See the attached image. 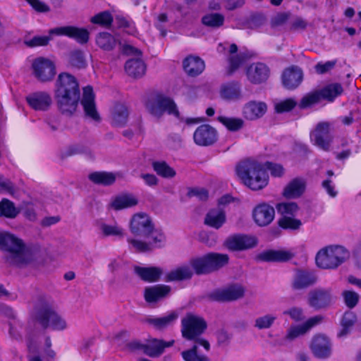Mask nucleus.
<instances>
[{
	"label": "nucleus",
	"instance_id": "nucleus-1",
	"mask_svg": "<svg viewBox=\"0 0 361 361\" xmlns=\"http://www.w3.org/2000/svg\"><path fill=\"white\" fill-rule=\"evenodd\" d=\"M55 97L63 113L73 114L80 98L79 84L71 74L61 73L56 82Z\"/></svg>",
	"mask_w": 361,
	"mask_h": 361
},
{
	"label": "nucleus",
	"instance_id": "nucleus-2",
	"mask_svg": "<svg viewBox=\"0 0 361 361\" xmlns=\"http://www.w3.org/2000/svg\"><path fill=\"white\" fill-rule=\"evenodd\" d=\"M238 177L253 190H261L268 183V175L264 166L257 161L247 160L239 163L235 168Z\"/></svg>",
	"mask_w": 361,
	"mask_h": 361
},
{
	"label": "nucleus",
	"instance_id": "nucleus-3",
	"mask_svg": "<svg viewBox=\"0 0 361 361\" xmlns=\"http://www.w3.org/2000/svg\"><path fill=\"white\" fill-rule=\"evenodd\" d=\"M32 314L44 329L61 331L66 328V321L54 310L44 297H39L35 301Z\"/></svg>",
	"mask_w": 361,
	"mask_h": 361
},
{
	"label": "nucleus",
	"instance_id": "nucleus-4",
	"mask_svg": "<svg viewBox=\"0 0 361 361\" xmlns=\"http://www.w3.org/2000/svg\"><path fill=\"white\" fill-rule=\"evenodd\" d=\"M0 248L8 252L6 258L11 264L20 266L29 260L22 240L8 233H0Z\"/></svg>",
	"mask_w": 361,
	"mask_h": 361
},
{
	"label": "nucleus",
	"instance_id": "nucleus-5",
	"mask_svg": "<svg viewBox=\"0 0 361 361\" xmlns=\"http://www.w3.org/2000/svg\"><path fill=\"white\" fill-rule=\"evenodd\" d=\"M348 257L347 250L342 246L330 245L321 249L316 255L318 267L323 269H335Z\"/></svg>",
	"mask_w": 361,
	"mask_h": 361
},
{
	"label": "nucleus",
	"instance_id": "nucleus-6",
	"mask_svg": "<svg viewBox=\"0 0 361 361\" xmlns=\"http://www.w3.org/2000/svg\"><path fill=\"white\" fill-rule=\"evenodd\" d=\"M228 259L226 254L212 252L191 259L190 265L197 274H207L227 264Z\"/></svg>",
	"mask_w": 361,
	"mask_h": 361
},
{
	"label": "nucleus",
	"instance_id": "nucleus-7",
	"mask_svg": "<svg viewBox=\"0 0 361 361\" xmlns=\"http://www.w3.org/2000/svg\"><path fill=\"white\" fill-rule=\"evenodd\" d=\"M148 111L155 117H161L165 112L179 118V111L174 102L163 94L151 97L146 103Z\"/></svg>",
	"mask_w": 361,
	"mask_h": 361
},
{
	"label": "nucleus",
	"instance_id": "nucleus-8",
	"mask_svg": "<svg viewBox=\"0 0 361 361\" xmlns=\"http://www.w3.org/2000/svg\"><path fill=\"white\" fill-rule=\"evenodd\" d=\"M207 327L205 321L201 317L193 314H187L182 320V334L188 340H194L195 342Z\"/></svg>",
	"mask_w": 361,
	"mask_h": 361
},
{
	"label": "nucleus",
	"instance_id": "nucleus-9",
	"mask_svg": "<svg viewBox=\"0 0 361 361\" xmlns=\"http://www.w3.org/2000/svg\"><path fill=\"white\" fill-rule=\"evenodd\" d=\"M334 302V296L331 288H316L308 293L307 303L316 310L326 309Z\"/></svg>",
	"mask_w": 361,
	"mask_h": 361
},
{
	"label": "nucleus",
	"instance_id": "nucleus-10",
	"mask_svg": "<svg viewBox=\"0 0 361 361\" xmlns=\"http://www.w3.org/2000/svg\"><path fill=\"white\" fill-rule=\"evenodd\" d=\"M331 125L329 122H319L314 130L310 133V139L313 144L324 151H329L333 136L331 134Z\"/></svg>",
	"mask_w": 361,
	"mask_h": 361
},
{
	"label": "nucleus",
	"instance_id": "nucleus-11",
	"mask_svg": "<svg viewBox=\"0 0 361 361\" xmlns=\"http://www.w3.org/2000/svg\"><path fill=\"white\" fill-rule=\"evenodd\" d=\"M34 76L42 82L51 81L56 75L54 63L44 57L35 59L32 64Z\"/></svg>",
	"mask_w": 361,
	"mask_h": 361
},
{
	"label": "nucleus",
	"instance_id": "nucleus-12",
	"mask_svg": "<svg viewBox=\"0 0 361 361\" xmlns=\"http://www.w3.org/2000/svg\"><path fill=\"white\" fill-rule=\"evenodd\" d=\"M48 33L53 36H66L75 39L80 44H85L89 40V32L85 28L75 26H61L49 30Z\"/></svg>",
	"mask_w": 361,
	"mask_h": 361
},
{
	"label": "nucleus",
	"instance_id": "nucleus-13",
	"mask_svg": "<svg viewBox=\"0 0 361 361\" xmlns=\"http://www.w3.org/2000/svg\"><path fill=\"white\" fill-rule=\"evenodd\" d=\"M257 244L255 237L245 234H235L228 237L225 246L231 251H241L251 249Z\"/></svg>",
	"mask_w": 361,
	"mask_h": 361
},
{
	"label": "nucleus",
	"instance_id": "nucleus-14",
	"mask_svg": "<svg viewBox=\"0 0 361 361\" xmlns=\"http://www.w3.org/2000/svg\"><path fill=\"white\" fill-rule=\"evenodd\" d=\"M154 225L149 216L145 213H137L133 216L130 228L135 235L149 237Z\"/></svg>",
	"mask_w": 361,
	"mask_h": 361
},
{
	"label": "nucleus",
	"instance_id": "nucleus-15",
	"mask_svg": "<svg viewBox=\"0 0 361 361\" xmlns=\"http://www.w3.org/2000/svg\"><path fill=\"white\" fill-rule=\"evenodd\" d=\"M152 240V245L143 241L128 238V242L131 245L132 247L137 252H148L154 247H161L164 246L166 240L164 234L159 230H155L153 228L149 235Z\"/></svg>",
	"mask_w": 361,
	"mask_h": 361
},
{
	"label": "nucleus",
	"instance_id": "nucleus-16",
	"mask_svg": "<svg viewBox=\"0 0 361 361\" xmlns=\"http://www.w3.org/2000/svg\"><path fill=\"white\" fill-rule=\"evenodd\" d=\"M245 288L240 284H232L228 287L212 292L209 297L216 301H233L243 297Z\"/></svg>",
	"mask_w": 361,
	"mask_h": 361
},
{
	"label": "nucleus",
	"instance_id": "nucleus-17",
	"mask_svg": "<svg viewBox=\"0 0 361 361\" xmlns=\"http://www.w3.org/2000/svg\"><path fill=\"white\" fill-rule=\"evenodd\" d=\"M317 278L314 271L298 269L294 272L291 287L295 290L307 288L317 282Z\"/></svg>",
	"mask_w": 361,
	"mask_h": 361
},
{
	"label": "nucleus",
	"instance_id": "nucleus-18",
	"mask_svg": "<svg viewBox=\"0 0 361 361\" xmlns=\"http://www.w3.org/2000/svg\"><path fill=\"white\" fill-rule=\"evenodd\" d=\"M310 348L313 355L319 359H327L331 355V343L324 334H317L314 336Z\"/></svg>",
	"mask_w": 361,
	"mask_h": 361
},
{
	"label": "nucleus",
	"instance_id": "nucleus-19",
	"mask_svg": "<svg viewBox=\"0 0 361 361\" xmlns=\"http://www.w3.org/2000/svg\"><path fill=\"white\" fill-rule=\"evenodd\" d=\"M126 50L137 56H141V51L131 46H128ZM125 70L128 75L133 78H139L145 74V65L140 57L130 59L126 61Z\"/></svg>",
	"mask_w": 361,
	"mask_h": 361
},
{
	"label": "nucleus",
	"instance_id": "nucleus-20",
	"mask_svg": "<svg viewBox=\"0 0 361 361\" xmlns=\"http://www.w3.org/2000/svg\"><path fill=\"white\" fill-rule=\"evenodd\" d=\"M193 139L197 145L209 146L216 141L217 132L210 125L203 124L195 130L193 134Z\"/></svg>",
	"mask_w": 361,
	"mask_h": 361
},
{
	"label": "nucleus",
	"instance_id": "nucleus-21",
	"mask_svg": "<svg viewBox=\"0 0 361 361\" xmlns=\"http://www.w3.org/2000/svg\"><path fill=\"white\" fill-rule=\"evenodd\" d=\"M80 102L87 116L95 121L100 120L99 115L96 109L95 96L91 86L87 85L83 88Z\"/></svg>",
	"mask_w": 361,
	"mask_h": 361
},
{
	"label": "nucleus",
	"instance_id": "nucleus-22",
	"mask_svg": "<svg viewBox=\"0 0 361 361\" xmlns=\"http://www.w3.org/2000/svg\"><path fill=\"white\" fill-rule=\"evenodd\" d=\"M247 80L252 84L265 82L269 76V68L263 63H253L246 69Z\"/></svg>",
	"mask_w": 361,
	"mask_h": 361
},
{
	"label": "nucleus",
	"instance_id": "nucleus-23",
	"mask_svg": "<svg viewBox=\"0 0 361 361\" xmlns=\"http://www.w3.org/2000/svg\"><path fill=\"white\" fill-rule=\"evenodd\" d=\"M203 346L207 351H209L210 345L204 339H197L194 345L188 350L181 352V356L184 361H209V357L199 352V346Z\"/></svg>",
	"mask_w": 361,
	"mask_h": 361
},
{
	"label": "nucleus",
	"instance_id": "nucleus-24",
	"mask_svg": "<svg viewBox=\"0 0 361 361\" xmlns=\"http://www.w3.org/2000/svg\"><path fill=\"white\" fill-rule=\"evenodd\" d=\"M28 104L36 111H47L51 104L52 99L49 94L45 92H37L26 97Z\"/></svg>",
	"mask_w": 361,
	"mask_h": 361
},
{
	"label": "nucleus",
	"instance_id": "nucleus-25",
	"mask_svg": "<svg viewBox=\"0 0 361 361\" xmlns=\"http://www.w3.org/2000/svg\"><path fill=\"white\" fill-rule=\"evenodd\" d=\"M267 110L266 103L259 101H250L244 105L243 115L247 120L254 121L262 117Z\"/></svg>",
	"mask_w": 361,
	"mask_h": 361
},
{
	"label": "nucleus",
	"instance_id": "nucleus-26",
	"mask_svg": "<svg viewBox=\"0 0 361 361\" xmlns=\"http://www.w3.org/2000/svg\"><path fill=\"white\" fill-rule=\"evenodd\" d=\"M322 319V316L317 315L308 319L302 324L291 326L287 332L286 338L293 340L300 336L304 335L312 327L319 324Z\"/></svg>",
	"mask_w": 361,
	"mask_h": 361
},
{
	"label": "nucleus",
	"instance_id": "nucleus-27",
	"mask_svg": "<svg viewBox=\"0 0 361 361\" xmlns=\"http://www.w3.org/2000/svg\"><path fill=\"white\" fill-rule=\"evenodd\" d=\"M274 209L267 204L258 205L253 211L254 219L257 224L260 226L269 224L274 220Z\"/></svg>",
	"mask_w": 361,
	"mask_h": 361
},
{
	"label": "nucleus",
	"instance_id": "nucleus-28",
	"mask_svg": "<svg viewBox=\"0 0 361 361\" xmlns=\"http://www.w3.org/2000/svg\"><path fill=\"white\" fill-rule=\"evenodd\" d=\"M302 80V70L297 66H291L286 69L282 75L283 86L288 90L296 88Z\"/></svg>",
	"mask_w": 361,
	"mask_h": 361
},
{
	"label": "nucleus",
	"instance_id": "nucleus-29",
	"mask_svg": "<svg viewBox=\"0 0 361 361\" xmlns=\"http://www.w3.org/2000/svg\"><path fill=\"white\" fill-rule=\"evenodd\" d=\"M170 290V287L165 285L146 287L144 291V298L148 303L156 302L164 298Z\"/></svg>",
	"mask_w": 361,
	"mask_h": 361
},
{
	"label": "nucleus",
	"instance_id": "nucleus-30",
	"mask_svg": "<svg viewBox=\"0 0 361 361\" xmlns=\"http://www.w3.org/2000/svg\"><path fill=\"white\" fill-rule=\"evenodd\" d=\"M178 319V314L171 312L162 317L149 316L145 318V322L158 330H162L173 325Z\"/></svg>",
	"mask_w": 361,
	"mask_h": 361
},
{
	"label": "nucleus",
	"instance_id": "nucleus-31",
	"mask_svg": "<svg viewBox=\"0 0 361 361\" xmlns=\"http://www.w3.org/2000/svg\"><path fill=\"white\" fill-rule=\"evenodd\" d=\"M226 217L225 212L220 208H214L210 209L205 216L204 224L216 228H220L226 222Z\"/></svg>",
	"mask_w": 361,
	"mask_h": 361
},
{
	"label": "nucleus",
	"instance_id": "nucleus-32",
	"mask_svg": "<svg viewBox=\"0 0 361 361\" xmlns=\"http://www.w3.org/2000/svg\"><path fill=\"white\" fill-rule=\"evenodd\" d=\"M183 66L185 73L192 77L200 75L205 68L204 61L198 56H193L185 58Z\"/></svg>",
	"mask_w": 361,
	"mask_h": 361
},
{
	"label": "nucleus",
	"instance_id": "nucleus-33",
	"mask_svg": "<svg viewBox=\"0 0 361 361\" xmlns=\"http://www.w3.org/2000/svg\"><path fill=\"white\" fill-rule=\"evenodd\" d=\"M293 256V253L288 250H268L260 253L257 257L264 262H286Z\"/></svg>",
	"mask_w": 361,
	"mask_h": 361
},
{
	"label": "nucleus",
	"instance_id": "nucleus-34",
	"mask_svg": "<svg viewBox=\"0 0 361 361\" xmlns=\"http://www.w3.org/2000/svg\"><path fill=\"white\" fill-rule=\"evenodd\" d=\"M135 274L143 281L147 282H155L159 281L163 274L161 268L157 267H135Z\"/></svg>",
	"mask_w": 361,
	"mask_h": 361
},
{
	"label": "nucleus",
	"instance_id": "nucleus-35",
	"mask_svg": "<svg viewBox=\"0 0 361 361\" xmlns=\"http://www.w3.org/2000/svg\"><path fill=\"white\" fill-rule=\"evenodd\" d=\"M173 343V340L166 342L162 340L153 339L146 343L145 354L152 357H159L166 348L172 346Z\"/></svg>",
	"mask_w": 361,
	"mask_h": 361
},
{
	"label": "nucleus",
	"instance_id": "nucleus-36",
	"mask_svg": "<svg viewBox=\"0 0 361 361\" xmlns=\"http://www.w3.org/2000/svg\"><path fill=\"white\" fill-rule=\"evenodd\" d=\"M221 96L227 100L240 99L243 97L240 83L233 81L224 85L221 89Z\"/></svg>",
	"mask_w": 361,
	"mask_h": 361
},
{
	"label": "nucleus",
	"instance_id": "nucleus-37",
	"mask_svg": "<svg viewBox=\"0 0 361 361\" xmlns=\"http://www.w3.org/2000/svg\"><path fill=\"white\" fill-rule=\"evenodd\" d=\"M128 110L124 104H116L111 112L112 125L116 127L123 126L128 121Z\"/></svg>",
	"mask_w": 361,
	"mask_h": 361
},
{
	"label": "nucleus",
	"instance_id": "nucleus-38",
	"mask_svg": "<svg viewBox=\"0 0 361 361\" xmlns=\"http://www.w3.org/2000/svg\"><path fill=\"white\" fill-rule=\"evenodd\" d=\"M97 227L99 233L104 237L114 236L122 238L124 235L123 228L118 224H109L104 222H98Z\"/></svg>",
	"mask_w": 361,
	"mask_h": 361
},
{
	"label": "nucleus",
	"instance_id": "nucleus-39",
	"mask_svg": "<svg viewBox=\"0 0 361 361\" xmlns=\"http://www.w3.org/2000/svg\"><path fill=\"white\" fill-rule=\"evenodd\" d=\"M192 276V271L188 266L179 267L169 271L166 276L164 280L166 282L174 281H183L189 279Z\"/></svg>",
	"mask_w": 361,
	"mask_h": 361
},
{
	"label": "nucleus",
	"instance_id": "nucleus-40",
	"mask_svg": "<svg viewBox=\"0 0 361 361\" xmlns=\"http://www.w3.org/2000/svg\"><path fill=\"white\" fill-rule=\"evenodd\" d=\"M305 182L298 178L293 180L284 189L283 195L287 198L300 197L305 190Z\"/></svg>",
	"mask_w": 361,
	"mask_h": 361
},
{
	"label": "nucleus",
	"instance_id": "nucleus-41",
	"mask_svg": "<svg viewBox=\"0 0 361 361\" xmlns=\"http://www.w3.org/2000/svg\"><path fill=\"white\" fill-rule=\"evenodd\" d=\"M137 204V200L135 197L129 195H120L115 197L111 206L116 210H120L125 208L135 206Z\"/></svg>",
	"mask_w": 361,
	"mask_h": 361
},
{
	"label": "nucleus",
	"instance_id": "nucleus-42",
	"mask_svg": "<svg viewBox=\"0 0 361 361\" xmlns=\"http://www.w3.org/2000/svg\"><path fill=\"white\" fill-rule=\"evenodd\" d=\"M356 322V315L351 311L345 312L341 320L342 329L338 334V337L347 336Z\"/></svg>",
	"mask_w": 361,
	"mask_h": 361
},
{
	"label": "nucleus",
	"instance_id": "nucleus-43",
	"mask_svg": "<svg viewBox=\"0 0 361 361\" xmlns=\"http://www.w3.org/2000/svg\"><path fill=\"white\" fill-rule=\"evenodd\" d=\"M89 178L93 183L102 184L104 185H109L116 180V176L112 173L109 172H94L89 175Z\"/></svg>",
	"mask_w": 361,
	"mask_h": 361
},
{
	"label": "nucleus",
	"instance_id": "nucleus-44",
	"mask_svg": "<svg viewBox=\"0 0 361 361\" xmlns=\"http://www.w3.org/2000/svg\"><path fill=\"white\" fill-rule=\"evenodd\" d=\"M343 90L341 84L339 83H332L324 88H323L322 90H320V94L322 96V98L326 99L330 102H332L334 100L336 97L341 95L343 92Z\"/></svg>",
	"mask_w": 361,
	"mask_h": 361
},
{
	"label": "nucleus",
	"instance_id": "nucleus-45",
	"mask_svg": "<svg viewBox=\"0 0 361 361\" xmlns=\"http://www.w3.org/2000/svg\"><path fill=\"white\" fill-rule=\"evenodd\" d=\"M97 44L106 51L112 50L116 44V40L113 35L108 32H101L96 38Z\"/></svg>",
	"mask_w": 361,
	"mask_h": 361
},
{
	"label": "nucleus",
	"instance_id": "nucleus-46",
	"mask_svg": "<svg viewBox=\"0 0 361 361\" xmlns=\"http://www.w3.org/2000/svg\"><path fill=\"white\" fill-rule=\"evenodd\" d=\"M152 168L157 175L165 178H171L174 177L176 173L173 168L163 161H154L152 163Z\"/></svg>",
	"mask_w": 361,
	"mask_h": 361
},
{
	"label": "nucleus",
	"instance_id": "nucleus-47",
	"mask_svg": "<svg viewBox=\"0 0 361 361\" xmlns=\"http://www.w3.org/2000/svg\"><path fill=\"white\" fill-rule=\"evenodd\" d=\"M18 213L19 210L16 208L11 201L4 199L0 202V216L13 219Z\"/></svg>",
	"mask_w": 361,
	"mask_h": 361
},
{
	"label": "nucleus",
	"instance_id": "nucleus-48",
	"mask_svg": "<svg viewBox=\"0 0 361 361\" xmlns=\"http://www.w3.org/2000/svg\"><path fill=\"white\" fill-rule=\"evenodd\" d=\"M202 23L208 27L217 28L223 25L224 16L220 13H208L202 18Z\"/></svg>",
	"mask_w": 361,
	"mask_h": 361
},
{
	"label": "nucleus",
	"instance_id": "nucleus-49",
	"mask_svg": "<svg viewBox=\"0 0 361 361\" xmlns=\"http://www.w3.org/2000/svg\"><path fill=\"white\" fill-rule=\"evenodd\" d=\"M246 56L243 53L236 54L228 57V66L226 71L228 75H231L244 63Z\"/></svg>",
	"mask_w": 361,
	"mask_h": 361
},
{
	"label": "nucleus",
	"instance_id": "nucleus-50",
	"mask_svg": "<svg viewBox=\"0 0 361 361\" xmlns=\"http://www.w3.org/2000/svg\"><path fill=\"white\" fill-rule=\"evenodd\" d=\"M218 121L221 122L226 128L231 131H238L243 126V121L240 118H230L226 116H219Z\"/></svg>",
	"mask_w": 361,
	"mask_h": 361
},
{
	"label": "nucleus",
	"instance_id": "nucleus-51",
	"mask_svg": "<svg viewBox=\"0 0 361 361\" xmlns=\"http://www.w3.org/2000/svg\"><path fill=\"white\" fill-rule=\"evenodd\" d=\"M276 319V317L274 314H265L255 319L254 326L259 330L269 329Z\"/></svg>",
	"mask_w": 361,
	"mask_h": 361
},
{
	"label": "nucleus",
	"instance_id": "nucleus-52",
	"mask_svg": "<svg viewBox=\"0 0 361 361\" xmlns=\"http://www.w3.org/2000/svg\"><path fill=\"white\" fill-rule=\"evenodd\" d=\"M66 154L67 156H73L77 154H85L89 157H92V152L90 147L84 144H74L70 145L66 150Z\"/></svg>",
	"mask_w": 361,
	"mask_h": 361
},
{
	"label": "nucleus",
	"instance_id": "nucleus-53",
	"mask_svg": "<svg viewBox=\"0 0 361 361\" xmlns=\"http://www.w3.org/2000/svg\"><path fill=\"white\" fill-rule=\"evenodd\" d=\"M280 227L284 229L298 230L302 226L300 220L293 218V216H282L278 221Z\"/></svg>",
	"mask_w": 361,
	"mask_h": 361
},
{
	"label": "nucleus",
	"instance_id": "nucleus-54",
	"mask_svg": "<svg viewBox=\"0 0 361 361\" xmlns=\"http://www.w3.org/2000/svg\"><path fill=\"white\" fill-rule=\"evenodd\" d=\"M69 63L78 68L86 66V61L83 53L80 50H74L69 54Z\"/></svg>",
	"mask_w": 361,
	"mask_h": 361
},
{
	"label": "nucleus",
	"instance_id": "nucleus-55",
	"mask_svg": "<svg viewBox=\"0 0 361 361\" xmlns=\"http://www.w3.org/2000/svg\"><path fill=\"white\" fill-rule=\"evenodd\" d=\"M278 212L281 214L282 216H293L298 210V207L295 202H283L279 203L276 206Z\"/></svg>",
	"mask_w": 361,
	"mask_h": 361
},
{
	"label": "nucleus",
	"instance_id": "nucleus-56",
	"mask_svg": "<svg viewBox=\"0 0 361 361\" xmlns=\"http://www.w3.org/2000/svg\"><path fill=\"white\" fill-rule=\"evenodd\" d=\"M342 296L345 305L350 308H354L360 300V295L353 290H344L342 293Z\"/></svg>",
	"mask_w": 361,
	"mask_h": 361
},
{
	"label": "nucleus",
	"instance_id": "nucleus-57",
	"mask_svg": "<svg viewBox=\"0 0 361 361\" xmlns=\"http://www.w3.org/2000/svg\"><path fill=\"white\" fill-rule=\"evenodd\" d=\"M90 20L94 24L109 26L113 21V17L109 11H103L92 17Z\"/></svg>",
	"mask_w": 361,
	"mask_h": 361
},
{
	"label": "nucleus",
	"instance_id": "nucleus-58",
	"mask_svg": "<svg viewBox=\"0 0 361 361\" xmlns=\"http://www.w3.org/2000/svg\"><path fill=\"white\" fill-rule=\"evenodd\" d=\"M297 104V102L292 98L286 99L275 104V111L277 113H283L291 111Z\"/></svg>",
	"mask_w": 361,
	"mask_h": 361
},
{
	"label": "nucleus",
	"instance_id": "nucleus-59",
	"mask_svg": "<svg viewBox=\"0 0 361 361\" xmlns=\"http://www.w3.org/2000/svg\"><path fill=\"white\" fill-rule=\"evenodd\" d=\"M322 99L320 92H315L305 95L300 103V107L307 108L312 104L318 103Z\"/></svg>",
	"mask_w": 361,
	"mask_h": 361
},
{
	"label": "nucleus",
	"instance_id": "nucleus-60",
	"mask_svg": "<svg viewBox=\"0 0 361 361\" xmlns=\"http://www.w3.org/2000/svg\"><path fill=\"white\" fill-rule=\"evenodd\" d=\"M51 39L52 37L49 34L47 36L37 35L29 40H26L25 44L30 47L47 46Z\"/></svg>",
	"mask_w": 361,
	"mask_h": 361
},
{
	"label": "nucleus",
	"instance_id": "nucleus-61",
	"mask_svg": "<svg viewBox=\"0 0 361 361\" xmlns=\"http://www.w3.org/2000/svg\"><path fill=\"white\" fill-rule=\"evenodd\" d=\"M283 314L289 315L290 317L295 321L300 322L305 319L303 310L300 307H293L283 312Z\"/></svg>",
	"mask_w": 361,
	"mask_h": 361
},
{
	"label": "nucleus",
	"instance_id": "nucleus-62",
	"mask_svg": "<svg viewBox=\"0 0 361 361\" xmlns=\"http://www.w3.org/2000/svg\"><path fill=\"white\" fill-rule=\"evenodd\" d=\"M267 23V18L263 14H257L250 18L248 25L251 29H258Z\"/></svg>",
	"mask_w": 361,
	"mask_h": 361
},
{
	"label": "nucleus",
	"instance_id": "nucleus-63",
	"mask_svg": "<svg viewBox=\"0 0 361 361\" xmlns=\"http://www.w3.org/2000/svg\"><path fill=\"white\" fill-rule=\"evenodd\" d=\"M265 167L270 171L271 175L274 177H281L284 173V169L281 164L267 162Z\"/></svg>",
	"mask_w": 361,
	"mask_h": 361
},
{
	"label": "nucleus",
	"instance_id": "nucleus-64",
	"mask_svg": "<svg viewBox=\"0 0 361 361\" xmlns=\"http://www.w3.org/2000/svg\"><path fill=\"white\" fill-rule=\"evenodd\" d=\"M35 11L38 12H47L49 8L39 0H25Z\"/></svg>",
	"mask_w": 361,
	"mask_h": 361
}]
</instances>
